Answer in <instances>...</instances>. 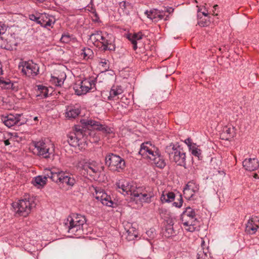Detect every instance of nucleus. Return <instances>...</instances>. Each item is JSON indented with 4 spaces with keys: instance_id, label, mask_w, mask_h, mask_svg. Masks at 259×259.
<instances>
[{
    "instance_id": "47",
    "label": "nucleus",
    "mask_w": 259,
    "mask_h": 259,
    "mask_svg": "<svg viewBox=\"0 0 259 259\" xmlns=\"http://www.w3.org/2000/svg\"><path fill=\"white\" fill-rule=\"evenodd\" d=\"M160 200L162 203L168 202L166 196L164 193L161 195Z\"/></svg>"
},
{
    "instance_id": "30",
    "label": "nucleus",
    "mask_w": 259,
    "mask_h": 259,
    "mask_svg": "<svg viewBox=\"0 0 259 259\" xmlns=\"http://www.w3.org/2000/svg\"><path fill=\"white\" fill-rule=\"evenodd\" d=\"M48 95V88L42 85H37L36 96L40 98H46Z\"/></svg>"
},
{
    "instance_id": "46",
    "label": "nucleus",
    "mask_w": 259,
    "mask_h": 259,
    "mask_svg": "<svg viewBox=\"0 0 259 259\" xmlns=\"http://www.w3.org/2000/svg\"><path fill=\"white\" fill-rule=\"evenodd\" d=\"M6 30L5 26L2 22H0V35L4 34Z\"/></svg>"
},
{
    "instance_id": "26",
    "label": "nucleus",
    "mask_w": 259,
    "mask_h": 259,
    "mask_svg": "<svg viewBox=\"0 0 259 259\" xmlns=\"http://www.w3.org/2000/svg\"><path fill=\"white\" fill-rule=\"evenodd\" d=\"M80 113V110L78 108L70 106L66 109V116L68 118H75Z\"/></svg>"
},
{
    "instance_id": "16",
    "label": "nucleus",
    "mask_w": 259,
    "mask_h": 259,
    "mask_svg": "<svg viewBox=\"0 0 259 259\" xmlns=\"http://www.w3.org/2000/svg\"><path fill=\"white\" fill-rule=\"evenodd\" d=\"M45 174L48 178H50L53 181L58 183L61 180V177L64 175V171L56 167L46 168L45 169Z\"/></svg>"
},
{
    "instance_id": "5",
    "label": "nucleus",
    "mask_w": 259,
    "mask_h": 259,
    "mask_svg": "<svg viewBox=\"0 0 259 259\" xmlns=\"http://www.w3.org/2000/svg\"><path fill=\"white\" fill-rule=\"evenodd\" d=\"M85 134L84 131L79 126H75L74 131L70 133L67 135V142L72 147H80L85 142L84 138Z\"/></svg>"
},
{
    "instance_id": "4",
    "label": "nucleus",
    "mask_w": 259,
    "mask_h": 259,
    "mask_svg": "<svg viewBox=\"0 0 259 259\" xmlns=\"http://www.w3.org/2000/svg\"><path fill=\"white\" fill-rule=\"evenodd\" d=\"M115 188L122 193L130 194L134 197H138L141 193L140 187L137 188L135 185L131 184L124 179H121L116 182L115 185Z\"/></svg>"
},
{
    "instance_id": "24",
    "label": "nucleus",
    "mask_w": 259,
    "mask_h": 259,
    "mask_svg": "<svg viewBox=\"0 0 259 259\" xmlns=\"http://www.w3.org/2000/svg\"><path fill=\"white\" fill-rule=\"evenodd\" d=\"M234 128L225 126L223 128V132L221 134V137L222 139L229 140L234 137Z\"/></svg>"
},
{
    "instance_id": "33",
    "label": "nucleus",
    "mask_w": 259,
    "mask_h": 259,
    "mask_svg": "<svg viewBox=\"0 0 259 259\" xmlns=\"http://www.w3.org/2000/svg\"><path fill=\"white\" fill-rule=\"evenodd\" d=\"M0 87L4 89H13V83L9 80L0 78Z\"/></svg>"
},
{
    "instance_id": "39",
    "label": "nucleus",
    "mask_w": 259,
    "mask_h": 259,
    "mask_svg": "<svg viewBox=\"0 0 259 259\" xmlns=\"http://www.w3.org/2000/svg\"><path fill=\"white\" fill-rule=\"evenodd\" d=\"M52 80L55 83L56 85L61 86L63 84L64 81L62 79H59L58 77L53 76Z\"/></svg>"
},
{
    "instance_id": "40",
    "label": "nucleus",
    "mask_w": 259,
    "mask_h": 259,
    "mask_svg": "<svg viewBox=\"0 0 259 259\" xmlns=\"http://www.w3.org/2000/svg\"><path fill=\"white\" fill-rule=\"evenodd\" d=\"M95 192H96V194H95V197L96 198V199L100 201V198H98L99 197H100L101 196L102 197V194H106V193H105L103 190H101V189H95Z\"/></svg>"
},
{
    "instance_id": "38",
    "label": "nucleus",
    "mask_w": 259,
    "mask_h": 259,
    "mask_svg": "<svg viewBox=\"0 0 259 259\" xmlns=\"http://www.w3.org/2000/svg\"><path fill=\"white\" fill-rule=\"evenodd\" d=\"M197 259H210L209 254L203 250H200L197 253Z\"/></svg>"
},
{
    "instance_id": "12",
    "label": "nucleus",
    "mask_w": 259,
    "mask_h": 259,
    "mask_svg": "<svg viewBox=\"0 0 259 259\" xmlns=\"http://www.w3.org/2000/svg\"><path fill=\"white\" fill-rule=\"evenodd\" d=\"M80 122L87 128L91 127L94 130L101 131L103 134H108L112 133L111 128L108 126L91 119H83L80 120Z\"/></svg>"
},
{
    "instance_id": "23",
    "label": "nucleus",
    "mask_w": 259,
    "mask_h": 259,
    "mask_svg": "<svg viewBox=\"0 0 259 259\" xmlns=\"http://www.w3.org/2000/svg\"><path fill=\"white\" fill-rule=\"evenodd\" d=\"M38 24L44 27L50 26L54 23L52 19L50 18V16L46 13L40 14Z\"/></svg>"
},
{
    "instance_id": "32",
    "label": "nucleus",
    "mask_w": 259,
    "mask_h": 259,
    "mask_svg": "<svg viewBox=\"0 0 259 259\" xmlns=\"http://www.w3.org/2000/svg\"><path fill=\"white\" fill-rule=\"evenodd\" d=\"M100 198L101 202L105 205L111 206L113 204V202L111 199V198L109 196H108L106 193L102 194V197L101 196L99 197Z\"/></svg>"
},
{
    "instance_id": "14",
    "label": "nucleus",
    "mask_w": 259,
    "mask_h": 259,
    "mask_svg": "<svg viewBox=\"0 0 259 259\" xmlns=\"http://www.w3.org/2000/svg\"><path fill=\"white\" fill-rule=\"evenodd\" d=\"M21 66H19V68ZM22 72L28 77H34L37 75L39 72V67L37 64L32 62H25L23 63Z\"/></svg>"
},
{
    "instance_id": "53",
    "label": "nucleus",
    "mask_w": 259,
    "mask_h": 259,
    "mask_svg": "<svg viewBox=\"0 0 259 259\" xmlns=\"http://www.w3.org/2000/svg\"><path fill=\"white\" fill-rule=\"evenodd\" d=\"M185 143L188 145V146L189 145V144H192L191 143V140L189 138H188L185 140Z\"/></svg>"
},
{
    "instance_id": "11",
    "label": "nucleus",
    "mask_w": 259,
    "mask_h": 259,
    "mask_svg": "<svg viewBox=\"0 0 259 259\" xmlns=\"http://www.w3.org/2000/svg\"><path fill=\"white\" fill-rule=\"evenodd\" d=\"M13 207L19 215L26 217L30 212L32 204L25 198L13 203Z\"/></svg>"
},
{
    "instance_id": "34",
    "label": "nucleus",
    "mask_w": 259,
    "mask_h": 259,
    "mask_svg": "<svg viewBox=\"0 0 259 259\" xmlns=\"http://www.w3.org/2000/svg\"><path fill=\"white\" fill-rule=\"evenodd\" d=\"M81 51V55L84 59H88L93 55V51L89 48H84Z\"/></svg>"
},
{
    "instance_id": "18",
    "label": "nucleus",
    "mask_w": 259,
    "mask_h": 259,
    "mask_svg": "<svg viewBox=\"0 0 259 259\" xmlns=\"http://www.w3.org/2000/svg\"><path fill=\"white\" fill-rule=\"evenodd\" d=\"M20 114H16V115H13L10 114L7 116H3L2 120L7 126L11 127L18 123L20 120Z\"/></svg>"
},
{
    "instance_id": "8",
    "label": "nucleus",
    "mask_w": 259,
    "mask_h": 259,
    "mask_svg": "<svg viewBox=\"0 0 259 259\" xmlns=\"http://www.w3.org/2000/svg\"><path fill=\"white\" fill-rule=\"evenodd\" d=\"M139 154L144 158H148L152 160L159 153L158 149L150 142H146L141 144Z\"/></svg>"
},
{
    "instance_id": "37",
    "label": "nucleus",
    "mask_w": 259,
    "mask_h": 259,
    "mask_svg": "<svg viewBox=\"0 0 259 259\" xmlns=\"http://www.w3.org/2000/svg\"><path fill=\"white\" fill-rule=\"evenodd\" d=\"M84 169L87 171L90 175H92L91 172L94 174L97 172L98 168L96 167L91 166L90 164H87L84 165Z\"/></svg>"
},
{
    "instance_id": "57",
    "label": "nucleus",
    "mask_w": 259,
    "mask_h": 259,
    "mask_svg": "<svg viewBox=\"0 0 259 259\" xmlns=\"http://www.w3.org/2000/svg\"><path fill=\"white\" fill-rule=\"evenodd\" d=\"M202 14H203V15L204 16H207V13H205V12H203V13H202Z\"/></svg>"
},
{
    "instance_id": "13",
    "label": "nucleus",
    "mask_w": 259,
    "mask_h": 259,
    "mask_svg": "<svg viewBox=\"0 0 259 259\" xmlns=\"http://www.w3.org/2000/svg\"><path fill=\"white\" fill-rule=\"evenodd\" d=\"M199 189V185L195 181L189 182L183 190V195L185 198L188 200H194L196 198V194Z\"/></svg>"
},
{
    "instance_id": "21",
    "label": "nucleus",
    "mask_w": 259,
    "mask_h": 259,
    "mask_svg": "<svg viewBox=\"0 0 259 259\" xmlns=\"http://www.w3.org/2000/svg\"><path fill=\"white\" fill-rule=\"evenodd\" d=\"M123 92L122 88L120 85H113L108 97V100H115L119 98L118 96L121 95Z\"/></svg>"
},
{
    "instance_id": "17",
    "label": "nucleus",
    "mask_w": 259,
    "mask_h": 259,
    "mask_svg": "<svg viewBox=\"0 0 259 259\" xmlns=\"http://www.w3.org/2000/svg\"><path fill=\"white\" fill-rule=\"evenodd\" d=\"M259 228V219L257 218L249 219L246 224L245 232L249 234H254Z\"/></svg>"
},
{
    "instance_id": "27",
    "label": "nucleus",
    "mask_w": 259,
    "mask_h": 259,
    "mask_svg": "<svg viewBox=\"0 0 259 259\" xmlns=\"http://www.w3.org/2000/svg\"><path fill=\"white\" fill-rule=\"evenodd\" d=\"M102 33L101 31H96L91 34L90 40L95 46L100 47V40L103 37Z\"/></svg>"
},
{
    "instance_id": "51",
    "label": "nucleus",
    "mask_w": 259,
    "mask_h": 259,
    "mask_svg": "<svg viewBox=\"0 0 259 259\" xmlns=\"http://www.w3.org/2000/svg\"><path fill=\"white\" fill-rule=\"evenodd\" d=\"M107 60L106 59H101L100 63L102 65L103 67H105V65L107 64Z\"/></svg>"
},
{
    "instance_id": "43",
    "label": "nucleus",
    "mask_w": 259,
    "mask_h": 259,
    "mask_svg": "<svg viewBox=\"0 0 259 259\" xmlns=\"http://www.w3.org/2000/svg\"><path fill=\"white\" fill-rule=\"evenodd\" d=\"M146 234L150 238H153L154 237L155 234V230L153 229H150L149 230L146 232Z\"/></svg>"
},
{
    "instance_id": "35",
    "label": "nucleus",
    "mask_w": 259,
    "mask_h": 259,
    "mask_svg": "<svg viewBox=\"0 0 259 259\" xmlns=\"http://www.w3.org/2000/svg\"><path fill=\"white\" fill-rule=\"evenodd\" d=\"M48 177L46 176L45 175V176L44 177H42L41 176H37L35 178L34 180V185H39L40 186H44L46 183V181Z\"/></svg>"
},
{
    "instance_id": "28",
    "label": "nucleus",
    "mask_w": 259,
    "mask_h": 259,
    "mask_svg": "<svg viewBox=\"0 0 259 259\" xmlns=\"http://www.w3.org/2000/svg\"><path fill=\"white\" fill-rule=\"evenodd\" d=\"M143 36V35L141 32L128 35L127 38L133 45V49L134 50H136L137 49V41L141 39Z\"/></svg>"
},
{
    "instance_id": "15",
    "label": "nucleus",
    "mask_w": 259,
    "mask_h": 259,
    "mask_svg": "<svg viewBox=\"0 0 259 259\" xmlns=\"http://www.w3.org/2000/svg\"><path fill=\"white\" fill-rule=\"evenodd\" d=\"M103 37L100 40V47H103L104 50L113 51L115 49L114 44L115 38L111 34L103 32Z\"/></svg>"
},
{
    "instance_id": "36",
    "label": "nucleus",
    "mask_w": 259,
    "mask_h": 259,
    "mask_svg": "<svg viewBox=\"0 0 259 259\" xmlns=\"http://www.w3.org/2000/svg\"><path fill=\"white\" fill-rule=\"evenodd\" d=\"M175 233L173 227L170 225H168L165 227L163 233L164 236L166 237H169Z\"/></svg>"
},
{
    "instance_id": "49",
    "label": "nucleus",
    "mask_w": 259,
    "mask_h": 259,
    "mask_svg": "<svg viewBox=\"0 0 259 259\" xmlns=\"http://www.w3.org/2000/svg\"><path fill=\"white\" fill-rule=\"evenodd\" d=\"M127 5H128V3H126L125 2L123 1L120 3V7L122 9H126Z\"/></svg>"
},
{
    "instance_id": "22",
    "label": "nucleus",
    "mask_w": 259,
    "mask_h": 259,
    "mask_svg": "<svg viewBox=\"0 0 259 259\" xmlns=\"http://www.w3.org/2000/svg\"><path fill=\"white\" fill-rule=\"evenodd\" d=\"M141 193L140 194L141 200L144 202L150 203L151 202V199L154 196V194L151 188H149L148 190H146L145 192H142L141 188Z\"/></svg>"
},
{
    "instance_id": "54",
    "label": "nucleus",
    "mask_w": 259,
    "mask_h": 259,
    "mask_svg": "<svg viewBox=\"0 0 259 259\" xmlns=\"http://www.w3.org/2000/svg\"><path fill=\"white\" fill-rule=\"evenodd\" d=\"M3 70H2V66L1 63L0 62V75L2 74Z\"/></svg>"
},
{
    "instance_id": "59",
    "label": "nucleus",
    "mask_w": 259,
    "mask_h": 259,
    "mask_svg": "<svg viewBox=\"0 0 259 259\" xmlns=\"http://www.w3.org/2000/svg\"><path fill=\"white\" fill-rule=\"evenodd\" d=\"M217 7H218V5H215L213 7H214V8L215 9V8H217Z\"/></svg>"
},
{
    "instance_id": "55",
    "label": "nucleus",
    "mask_w": 259,
    "mask_h": 259,
    "mask_svg": "<svg viewBox=\"0 0 259 259\" xmlns=\"http://www.w3.org/2000/svg\"><path fill=\"white\" fill-rule=\"evenodd\" d=\"M199 25H200L201 26H203V27L205 26V24H204V23H199Z\"/></svg>"
},
{
    "instance_id": "19",
    "label": "nucleus",
    "mask_w": 259,
    "mask_h": 259,
    "mask_svg": "<svg viewBox=\"0 0 259 259\" xmlns=\"http://www.w3.org/2000/svg\"><path fill=\"white\" fill-rule=\"evenodd\" d=\"M243 167L248 171H254L259 167V162L256 158L245 159L243 161Z\"/></svg>"
},
{
    "instance_id": "58",
    "label": "nucleus",
    "mask_w": 259,
    "mask_h": 259,
    "mask_svg": "<svg viewBox=\"0 0 259 259\" xmlns=\"http://www.w3.org/2000/svg\"><path fill=\"white\" fill-rule=\"evenodd\" d=\"M37 120V117H35L34 118V120Z\"/></svg>"
},
{
    "instance_id": "10",
    "label": "nucleus",
    "mask_w": 259,
    "mask_h": 259,
    "mask_svg": "<svg viewBox=\"0 0 259 259\" xmlns=\"http://www.w3.org/2000/svg\"><path fill=\"white\" fill-rule=\"evenodd\" d=\"M95 88V81L93 79H85L76 83L73 89L75 94L81 96L87 94L90 90Z\"/></svg>"
},
{
    "instance_id": "1",
    "label": "nucleus",
    "mask_w": 259,
    "mask_h": 259,
    "mask_svg": "<svg viewBox=\"0 0 259 259\" xmlns=\"http://www.w3.org/2000/svg\"><path fill=\"white\" fill-rule=\"evenodd\" d=\"M85 222L84 216L78 214H72L65 220L64 226L70 234L79 236L83 233V226Z\"/></svg>"
},
{
    "instance_id": "3",
    "label": "nucleus",
    "mask_w": 259,
    "mask_h": 259,
    "mask_svg": "<svg viewBox=\"0 0 259 259\" xmlns=\"http://www.w3.org/2000/svg\"><path fill=\"white\" fill-rule=\"evenodd\" d=\"M165 151L169 159L177 165L183 166L186 165V153L178 144H169L165 147Z\"/></svg>"
},
{
    "instance_id": "45",
    "label": "nucleus",
    "mask_w": 259,
    "mask_h": 259,
    "mask_svg": "<svg viewBox=\"0 0 259 259\" xmlns=\"http://www.w3.org/2000/svg\"><path fill=\"white\" fill-rule=\"evenodd\" d=\"M70 40L69 36L68 35H62L60 40L65 43L68 42Z\"/></svg>"
},
{
    "instance_id": "56",
    "label": "nucleus",
    "mask_w": 259,
    "mask_h": 259,
    "mask_svg": "<svg viewBox=\"0 0 259 259\" xmlns=\"http://www.w3.org/2000/svg\"><path fill=\"white\" fill-rule=\"evenodd\" d=\"M254 178H258V176H257V174H254Z\"/></svg>"
},
{
    "instance_id": "9",
    "label": "nucleus",
    "mask_w": 259,
    "mask_h": 259,
    "mask_svg": "<svg viewBox=\"0 0 259 259\" xmlns=\"http://www.w3.org/2000/svg\"><path fill=\"white\" fill-rule=\"evenodd\" d=\"M139 154L144 158H148L152 160L159 153L158 149L150 142H146L141 144Z\"/></svg>"
},
{
    "instance_id": "50",
    "label": "nucleus",
    "mask_w": 259,
    "mask_h": 259,
    "mask_svg": "<svg viewBox=\"0 0 259 259\" xmlns=\"http://www.w3.org/2000/svg\"><path fill=\"white\" fill-rule=\"evenodd\" d=\"M93 139H91V135H90V139L89 140L92 142L94 143L97 142L99 140V138L96 137L92 138Z\"/></svg>"
},
{
    "instance_id": "29",
    "label": "nucleus",
    "mask_w": 259,
    "mask_h": 259,
    "mask_svg": "<svg viewBox=\"0 0 259 259\" xmlns=\"http://www.w3.org/2000/svg\"><path fill=\"white\" fill-rule=\"evenodd\" d=\"M188 147L189 148L190 151L191 152V154L193 156L197 157L198 159H202V151L199 148H198V147L196 145V144H189Z\"/></svg>"
},
{
    "instance_id": "20",
    "label": "nucleus",
    "mask_w": 259,
    "mask_h": 259,
    "mask_svg": "<svg viewBox=\"0 0 259 259\" xmlns=\"http://www.w3.org/2000/svg\"><path fill=\"white\" fill-rule=\"evenodd\" d=\"M145 14L154 22H157L158 20L163 19L164 15L162 14L161 11L157 9H153L150 11L147 10L145 12Z\"/></svg>"
},
{
    "instance_id": "6",
    "label": "nucleus",
    "mask_w": 259,
    "mask_h": 259,
    "mask_svg": "<svg viewBox=\"0 0 259 259\" xmlns=\"http://www.w3.org/2000/svg\"><path fill=\"white\" fill-rule=\"evenodd\" d=\"M124 161L120 156L110 153L105 158V164L112 171H120L124 167Z\"/></svg>"
},
{
    "instance_id": "7",
    "label": "nucleus",
    "mask_w": 259,
    "mask_h": 259,
    "mask_svg": "<svg viewBox=\"0 0 259 259\" xmlns=\"http://www.w3.org/2000/svg\"><path fill=\"white\" fill-rule=\"evenodd\" d=\"M35 147L37 150V155L44 158H51L54 155V145L50 142L38 141L35 144Z\"/></svg>"
},
{
    "instance_id": "25",
    "label": "nucleus",
    "mask_w": 259,
    "mask_h": 259,
    "mask_svg": "<svg viewBox=\"0 0 259 259\" xmlns=\"http://www.w3.org/2000/svg\"><path fill=\"white\" fill-rule=\"evenodd\" d=\"M61 180L59 183L62 184H66L69 186H72L75 183V180L74 178L68 173L64 171V175L61 176Z\"/></svg>"
},
{
    "instance_id": "31",
    "label": "nucleus",
    "mask_w": 259,
    "mask_h": 259,
    "mask_svg": "<svg viewBox=\"0 0 259 259\" xmlns=\"http://www.w3.org/2000/svg\"><path fill=\"white\" fill-rule=\"evenodd\" d=\"M155 159H152L151 161L155 164V165L160 168L164 167L166 165V163L163 158L161 157L160 152L158 155L155 157Z\"/></svg>"
},
{
    "instance_id": "41",
    "label": "nucleus",
    "mask_w": 259,
    "mask_h": 259,
    "mask_svg": "<svg viewBox=\"0 0 259 259\" xmlns=\"http://www.w3.org/2000/svg\"><path fill=\"white\" fill-rule=\"evenodd\" d=\"M167 199L168 202L173 201L175 197V195L173 192H167L165 194Z\"/></svg>"
},
{
    "instance_id": "48",
    "label": "nucleus",
    "mask_w": 259,
    "mask_h": 259,
    "mask_svg": "<svg viewBox=\"0 0 259 259\" xmlns=\"http://www.w3.org/2000/svg\"><path fill=\"white\" fill-rule=\"evenodd\" d=\"M173 11H174V9L172 8H165L164 10H162L161 12H162V14L165 12L168 13L169 14H170Z\"/></svg>"
},
{
    "instance_id": "42",
    "label": "nucleus",
    "mask_w": 259,
    "mask_h": 259,
    "mask_svg": "<svg viewBox=\"0 0 259 259\" xmlns=\"http://www.w3.org/2000/svg\"><path fill=\"white\" fill-rule=\"evenodd\" d=\"M183 202V201L182 196L180 195L179 198L178 199V202H174L173 203V205L177 207L180 208L182 206Z\"/></svg>"
},
{
    "instance_id": "44",
    "label": "nucleus",
    "mask_w": 259,
    "mask_h": 259,
    "mask_svg": "<svg viewBox=\"0 0 259 259\" xmlns=\"http://www.w3.org/2000/svg\"><path fill=\"white\" fill-rule=\"evenodd\" d=\"M29 18L30 20L36 22L37 24H38L39 20V16H36L34 14L29 15Z\"/></svg>"
},
{
    "instance_id": "52",
    "label": "nucleus",
    "mask_w": 259,
    "mask_h": 259,
    "mask_svg": "<svg viewBox=\"0 0 259 259\" xmlns=\"http://www.w3.org/2000/svg\"><path fill=\"white\" fill-rule=\"evenodd\" d=\"M5 146H8L10 144V139H5L4 140Z\"/></svg>"
},
{
    "instance_id": "2",
    "label": "nucleus",
    "mask_w": 259,
    "mask_h": 259,
    "mask_svg": "<svg viewBox=\"0 0 259 259\" xmlns=\"http://www.w3.org/2000/svg\"><path fill=\"white\" fill-rule=\"evenodd\" d=\"M181 220L183 228L187 231L194 232L199 226V221L195 210L187 207L181 214Z\"/></svg>"
}]
</instances>
